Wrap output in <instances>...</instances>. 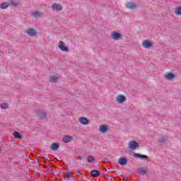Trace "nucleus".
Here are the masks:
<instances>
[{
  "label": "nucleus",
  "instance_id": "1",
  "mask_svg": "<svg viewBox=\"0 0 181 181\" xmlns=\"http://www.w3.org/2000/svg\"><path fill=\"white\" fill-rule=\"evenodd\" d=\"M139 146V144L136 141H131L128 144V148L130 151H135V149Z\"/></svg>",
  "mask_w": 181,
  "mask_h": 181
},
{
  "label": "nucleus",
  "instance_id": "2",
  "mask_svg": "<svg viewBox=\"0 0 181 181\" xmlns=\"http://www.w3.org/2000/svg\"><path fill=\"white\" fill-rule=\"evenodd\" d=\"M142 46L144 49H151L153 46V43L149 40H145L142 42Z\"/></svg>",
  "mask_w": 181,
  "mask_h": 181
},
{
  "label": "nucleus",
  "instance_id": "3",
  "mask_svg": "<svg viewBox=\"0 0 181 181\" xmlns=\"http://www.w3.org/2000/svg\"><path fill=\"white\" fill-rule=\"evenodd\" d=\"M136 172V173L141 175V176H146V175H148V171L146 170V168L144 167H140L137 168Z\"/></svg>",
  "mask_w": 181,
  "mask_h": 181
},
{
  "label": "nucleus",
  "instance_id": "4",
  "mask_svg": "<svg viewBox=\"0 0 181 181\" xmlns=\"http://www.w3.org/2000/svg\"><path fill=\"white\" fill-rule=\"evenodd\" d=\"M111 37L114 40H119L122 37V35L120 33L113 31L111 33Z\"/></svg>",
  "mask_w": 181,
  "mask_h": 181
},
{
  "label": "nucleus",
  "instance_id": "5",
  "mask_svg": "<svg viewBox=\"0 0 181 181\" xmlns=\"http://www.w3.org/2000/svg\"><path fill=\"white\" fill-rule=\"evenodd\" d=\"M58 47H59V49H60V50H62V52H69V47H66V45H64V42L63 41L59 42Z\"/></svg>",
  "mask_w": 181,
  "mask_h": 181
},
{
  "label": "nucleus",
  "instance_id": "6",
  "mask_svg": "<svg viewBox=\"0 0 181 181\" xmlns=\"http://www.w3.org/2000/svg\"><path fill=\"white\" fill-rule=\"evenodd\" d=\"M127 100V98H125L123 95H118L116 98V101L118 103V104H124Z\"/></svg>",
  "mask_w": 181,
  "mask_h": 181
},
{
  "label": "nucleus",
  "instance_id": "7",
  "mask_svg": "<svg viewBox=\"0 0 181 181\" xmlns=\"http://www.w3.org/2000/svg\"><path fill=\"white\" fill-rule=\"evenodd\" d=\"M26 33H27V35H28V36L33 37L36 36V35H37V31H36V30H35L33 28H29L26 31Z\"/></svg>",
  "mask_w": 181,
  "mask_h": 181
},
{
  "label": "nucleus",
  "instance_id": "8",
  "mask_svg": "<svg viewBox=\"0 0 181 181\" xmlns=\"http://www.w3.org/2000/svg\"><path fill=\"white\" fill-rule=\"evenodd\" d=\"M134 158H136V159H149V157L146 155L139 154V153H135L134 154Z\"/></svg>",
  "mask_w": 181,
  "mask_h": 181
},
{
  "label": "nucleus",
  "instance_id": "9",
  "mask_svg": "<svg viewBox=\"0 0 181 181\" xmlns=\"http://www.w3.org/2000/svg\"><path fill=\"white\" fill-rule=\"evenodd\" d=\"M118 163L121 165V166H125L127 163H128V159L125 157H122L119 158Z\"/></svg>",
  "mask_w": 181,
  "mask_h": 181
},
{
  "label": "nucleus",
  "instance_id": "10",
  "mask_svg": "<svg viewBox=\"0 0 181 181\" xmlns=\"http://www.w3.org/2000/svg\"><path fill=\"white\" fill-rule=\"evenodd\" d=\"M100 175H101V171L98 170H92L90 171V176H92V177H98Z\"/></svg>",
  "mask_w": 181,
  "mask_h": 181
},
{
  "label": "nucleus",
  "instance_id": "11",
  "mask_svg": "<svg viewBox=\"0 0 181 181\" xmlns=\"http://www.w3.org/2000/svg\"><path fill=\"white\" fill-rule=\"evenodd\" d=\"M78 121L82 125H88V124H90V120L86 117H80Z\"/></svg>",
  "mask_w": 181,
  "mask_h": 181
},
{
  "label": "nucleus",
  "instance_id": "12",
  "mask_svg": "<svg viewBox=\"0 0 181 181\" xmlns=\"http://www.w3.org/2000/svg\"><path fill=\"white\" fill-rule=\"evenodd\" d=\"M165 77L166 80H168L169 81H172V80H173V78H175V74L172 72H169L165 74Z\"/></svg>",
  "mask_w": 181,
  "mask_h": 181
},
{
  "label": "nucleus",
  "instance_id": "13",
  "mask_svg": "<svg viewBox=\"0 0 181 181\" xmlns=\"http://www.w3.org/2000/svg\"><path fill=\"white\" fill-rule=\"evenodd\" d=\"M99 131H100V132H102V134H105V132H107V131H108V126H107L105 124L100 125L99 127Z\"/></svg>",
  "mask_w": 181,
  "mask_h": 181
},
{
  "label": "nucleus",
  "instance_id": "14",
  "mask_svg": "<svg viewBox=\"0 0 181 181\" xmlns=\"http://www.w3.org/2000/svg\"><path fill=\"white\" fill-rule=\"evenodd\" d=\"M52 9L54 11H62L63 9V7L62 6V5L55 3L52 5Z\"/></svg>",
  "mask_w": 181,
  "mask_h": 181
},
{
  "label": "nucleus",
  "instance_id": "15",
  "mask_svg": "<svg viewBox=\"0 0 181 181\" xmlns=\"http://www.w3.org/2000/svg\"><path fill=\"white\" fill-rule=\"evenodd\" d=\"M126 7L128 9H135V8H136V4H135L134 2H129L127 4Z\"/></svg>",
  "mask_w": 181,
  "mask_h": 181
},
{
  "label": "nucleus",
  "instance_id": "16",
  "mask_svg": "<svg viewBox=\"0 0 181 181\" xmlns=\"http://www.w3.org/2000/svg\"><path fill=\"white\" fill-rule=\"evenodd\" d=\"M72 141H73V137L71 136L66 135L63 138V141L65 142V144L71 142Z\"/></svg>",
  "mask_w": 181,
  "mask_h": 181
},
{
  "label": "nucleus",
  "instance_id": "17",
  "mask_svg": "<svg viewBox=\"0 0 181 181\" xmlns=\"http://www.w3.org/2000/svg\"><path fill=\"white\" fill-rule=\"evenodd\" d=\"M8 6H11V3L3 2L0 4L1 9H7Z\"/></svg>",
  "mask_w": 181,
  "mask_h": 181
},
{
  "label": "nucleus",
  "instance_id": "18",
  "mask_svg": "<svg viewBox=\"0 0 181 181\" xmlns=\"http://www.w3.org/2000/svg\"><path fill=\"white\" fill-rule=\"evenodd\" d=\"M38 118L39 119H46V117H47V115L46 112H40L38 113Z\"/></svg>",
  "mask_w": 181,
  "mask_h": 181
},
{
  "label": "nucleus",
  "instance_id": "19",
  "mask_svg": "<svg viewBox=\"0 0 181 181\" xmlns=\"http://www.w3.org/2000/svg\"><path fill=\"white\" fill-rule=\"evenodd\" d=\"M59 144L58 143H52L51 144V149L52 151H56L59 148Z\"/></svg>",
  "mask_w": 181,
  "mask_h": 181
},
{
  "label": "nucleus",
  "instance_id": "20",
  "mask_svg": "<svg viewBox=\"0 0 181 181\" xmlns=\"http://www.w3.org/2000/svg\"><path fill=\"white\" fill-rule=\"evenodd\" d=\"M13 135L16 139H21L22 138V135L18 132H15Z\"/></svg>",
  "mask_w": 181,
  "mask_h": 181
},
{
  "label": "nucleus",
  "instance_id": "21",
  "mask_svg": "<svg viewBox=\"0 0 181 181\" xmlns=\"http://www.w3.org/2000/svg\"><path fill=\"white\" fill-rule=\"evenodd\" d=\"M95 160V158L93 156H89L87 158V163H93Z\"/></svg>",
  "mask_w": 181,
  "mask_h": 181
},
{
  "label": "nucleus",
  "instance_id": "22",
  "mask_svg": "<svg viewBox=\"0 0 181 181\" xmlns=\"http://www.w3.org/2000/svg\"><path fill=\"white\" fill-rule=\"evenodd\" d=\"M42 15V13H40V11H35L32 13V16H33L34 18H40Z\"/></svg>",
  "mask_w": 181,
  "mask_h": 181
},
{
  "label": "nucleus",
  "instance_id": "23",
  "mask_svg": "<svg viewBox=\"0 0 181 181\" xmlns=\"http://www.w3.org/2000/svg\"><path fill=\"white\" fill-rule=\"evenodd\" d=\"M49 80L51 83H57V81H59V78H57L56 76H52L50 77Z\"/></svg>",
  "mask_w": 181,
  "mask_h": 181
},
{
  "label": "nucleus",
  "instance_id": "24",
  "mask_svg": "<svg viewBox=\"0 0 181 181\" xmlns=\"http://www.w3.org/2000/svg\"><path fill=\"white\" fill-rule=\"evenodd\" d=\"M175 13H176L178 16L181 15V6H178V7L175 8Z\"/></svg>",
  "mask_w": 181,
  "mask_h": 181
},
{
  "label": "nucleus",
  "instance_id": "25",
  "mask_svg": "<svg viewBox=\"0 0 181 181\" xmlns=\"http://www.w3.org/2000/svg\"><path fill=\"white\" fill-rule=\"evenodd\" d=\"M13 5V6H19V2L18 1H14L13 0L10 1V6Z\"/></svg>",
  "mask_w": 181,
  "mask_h": 181
},
{
  "label": "nucleus",
  "instance_id": "26",
  "mask_svg": "<svg viewBox=\"0 0 181 181\" xmlns=\"http://www.w3.org/2000/svg\"><path fill=\"white\" fill-rule=\"evenodd\" d=\"M0 107L2 110H6V108H8V103H2L0 105Z\"/></svg>",
  "mask_w": 181,
  "mask_h": 181
},
{
  "label": "nucleus",
  "instance_id": "27",
  "mask_svg": "<svg viewBox=\"0 0 181 181\" xmlns=\"http://www.w3.org/2000/svg\"><path fill=\"white\" fill-rule=\"evenodd\" d=\"M158 142H160V144H163V142H165V139L163 138H160L158 139Z\"/></svg>",
  "mask_w": 181,
  "mask_h": 181
},
{
  "label": "nucleus",
  "instance_id": "28",
  "mask_svg": "<svg viewBox=\"0 0 181 181\" xmlns=\"http://www.w3.org/2000/svg\"><path fill=\"white\" fill-rule=\"evenodd\" d=\"M68 176H71V175H73L72 172H68L67 173Z\"/></svg>",
  "mask_w": 181,
  "mask_h": 181
},
{
  "label": "nucleus",
  "instance_id": "29",
  "mask_svg": "<svg viewBox=\"0 0 181 181\" xmlns=\"http://www.w3.org/2000/svg\"><path fill=\"white\" fill-rule=\"evenodd\" d=\"M78 159H79L80 160H81L83 159V157H82L81 156H78Z\"/></svg>",
  "mask_w": 181,
  "mask_h": 181
},
{
  "label": "nucleus",
  "instance_id": "30",
  "mask_svg": "<svg viewBox=\"0 0 181 181\" xmlns=\"http://www.w3.org/2000/svg\"><path fill=\"white\" fill-rule=\"evenodd\" d=\"M124 180L128 181V178L124 177Z\"/></svg>",
  "mask_w": 181,
  "mask_h": 181
},
{
  "label": "nucleus",
  "instance_id": "31",
  "mask_svg": "<svg viewBox=\"0 0 181 181\" xmlns=\"http://www.w3.org/2000/svg\"><path fill=\"white\" fill-rule=\"evenodd\" d=\"M78 175H81V173H80L79 170H78Z\"/></svg>",
  "mask_w": 181,
  "mask_h": 181
},
{
  "label": "nucleus",
  "instance_id": "32",
  "mask_svg": "<svg viewBox=\"0 0 181 181\" xmlns=\"http://www.w3.org/2000/svg\"><path fill=\"white\" fill-rule=\"evenodd\" d=\"M43 166L46 167V165L43 164Z\"/></svg>",
  "mask_w": 181,
  "mask_h": 181
},
{
  "label": "nucleus",
  "instance_id": "33",
  "mask_svg": "<svg viewBox=\"0 0 181 181\" xmlns=\"http://www.w3.org/2000/svg\"><path fill=\"white\" fill-rule=\"evenodd\" d=\"M71 178H72V180H73V177H71Z\"/></svg>",
  "mask_w": 181,
  "mask_h": 181
}]
</instances>
